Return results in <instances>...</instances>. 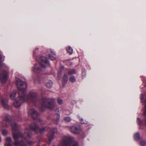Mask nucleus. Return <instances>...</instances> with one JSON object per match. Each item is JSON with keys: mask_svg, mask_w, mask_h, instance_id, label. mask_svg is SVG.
Wrapping results in <instances>:
<instances>
[{"mask_svg": "<svg viewBox=\"0 0 146 146\" xmlns=\"http://www.w3.org/2000/svg\"><path fill=\"white\" fill-rule=\"evenodd\" d=\"M16 83L20 91L18 93L19 101L15 100L14 103L16 107H18L21 105V103L24 102L32 101L34 102L36 100L37 94L35 92L31 93L28 95H26L25 91L27 88V83L23 82L18 78H16Z\"/></svg>", "mask_w": 146, "mask_h": 146, "instance_id": "1", "label": "nucleus"}, {"mask_svg": "<svg viewBox=\"0 0 146 146\" xmlns=\"http://www.w3.org/2000/svg\"><path fill=\"white\" fill-rule=\"evenodd\" d=\"M11 127L13 130V139L15 141L13 142V144L15 146H26V145L24 144V142L23 141H21L20 142L17 141L18 138L21 137L22 138H23L26 140L30 138V132L31 130L30 129H26L25 130V133L23 136H21L20 133H15L14 131H15L17 129V125L16 123L13 121L11 124Z\"/></svg>", "mask_w": 146, "mask_h": 146, "instance_id": "2", "label": "nucleus"}, {"mask_svg": "<svg viewBox=\"0 0 146 146\" xmlns=\"http://www.w3.org/2000/svg\"><path fill=\"white\" fill-rule=\"evenodd\" d=\"M38 60L39 63H35L32 70L35 74H41L42 72L43 68L49 65L50 63L47 58L43 56L39 57Z\"/></svg>", "mask_w": 146, "mask_h": 146, "instance_id": "3", "label": "nucleus"}, {"mask_svg": "<svg viewBox=\"0 0 146 146\" xmlns=\"http://www.w3.org/2000/svg\"><path fill=\"white\" fill-rule=\"evenodd\" d=\"M30 128L32 130L34 131L35 132L39 131L40 133H42L46 130L49 131L50 134L51 135L50 136V134H48V138L49 142H51L53 139L54 133L57 131V129L56 128L51 129L46 127V128L42 127L39 129L37 125L36 124H33V125H31Z\"/></svg>", "mask_w": 146, "mask_h": 146, "instance_id": "4", "label": "nucleus"}, {"mask_svg": "<svg viewBox=\"0 0 146 146\" xmlns=\"http://www.w3.org/2000/svg\"><path fill=\"white\" fill-rule=\"evenodd\" d=\"M56 104L54 99L43 98L41 100L40 110L42 111H44L46 108L52 109L54 107Z\"/></svg>", "mask_w": 146, "mask_h": 146, "instance_id": "5", "label": "nucleus"}, {"mask_svg": "<svg viewBox=\"0 0 146 146\" xmlns=\"http://www.w3.org/2000/svg\"><path fill=\"white\" fill-rule=\"evenodd\" d=\"M73 138L70 136L64 137L59 145V146H70Z\"/></svg>", "mask_w": 146, "mask_h": 146, "instance_id": "6", "label": "nucleus"}, {"mask_svg": "<svg viewBox=\"0 0 146 146\" xmlns=\"http://www.w3.org/2000/svg\"><path fill=\"white\" fill-rule=\"evenodd\" d=\"M8 72L6 71H3L0 73V81L2 83L6 82L8 78Z\"/></svg>", "mask_w": 146, "mask_h": 146, "instance_id": "7", "label": "nucleus"}, {"mask_svg": "<svg viewBox=\"0 0 146 146\" xmlns=\"http://www.w3.org/2000/svg\"><path fill=\"white\" fill-rule=\"evenodd\" d=\"M70 131L73 133L78 134L80 132V127L79 125H74L70 127Z\"/></svg>", "mask_w": 146, "mask_h": 146, "instance_id": "8", "label": "nucleus"}, {"mask_svg": "<svg viewBox=\"0 0 146 146\" xmlns=\"http://www.w3.org/2000/svg\"><path fill=\"white\" fill-rule=\"evenodd\" d=\"M28 113L34 119L36 118L38 115L36 111L34 109H31L29 111Z\"/></svg>", "mask_w": 146, "mask_h": 146, "instance_id": "9", "label": "nucleus"}, {"mask_svg": "<svg viewBox=\"0 0 146 146\" xmlns=\"http://www.w3.org/2000/svg\"><path fill=\"white\" fill-rule=\"evenodd\" d=\"M48 52L49 57L51 60H54L56 59V55L50 49H48Z\"/></svg>", "mask_w": 146, "mask_h": 146, "instance_id": "10", "label": "nucleus"}, {"mask_svg": "<svg viewBox=\"0 0 146 146\" xmlns=\"http://www.w3.org/2000/svg\"><path fill=\"white\" fill-rule=\"evenodd\" d=\"M6 142L5 144V146H13V145L11 143L12 139L10 137L6 138L5 139Z\"/></svg>", "mask_w": 146, "mask_h": 146, "instance_id": "11", "label": "nucleus"}, {"mask_svg": "<svg viewBox=\"0 0 146 146\" xmlns=\"http://www.w3.org/2000/svg\"><path fill=\"white\" fill-rule=\"evenodd\" d=\"M1 103L2 105L5 109H7L9 108V106L7 105V100L5 99H2Z\"/></svg>", "mask_w": 146, "mask_h": 146, "instance_id": "12", "label": "nucleus"}, {"mask_svg": "<svg viewBox=\"0 0 146 146\" xmlns=\"http://www.w3.org/2000/svg\"><path fill=\"white\" fill-rule=\"evenodd\" d=\"M45 85L46 87L50 88L52 86L53 83L51 80H49L46 83Z\"/></svg>", "mask_w": 146, "mask_h": 146, "instance_id": "13", "label": "nucleus"}, {"mask_svg": "<svg viewBox=\"0 0 146 146\" xmlns=\"http://www.w3.org/2000/svg\"><path fill=\"white\" fill-rule=\"evenodd\" d=\"M57 116L56 118H54L53 119V121L56 124L58 123L59 121L60 116L58 115H57Z\"/></svg>", "mask_w": 146, "mask_h": 146, "instance_id": "14", "label": "nucleus"}, {"mask_svg": "<svg viewBox=\"0 0 146 146\" xmlns=\"http://www.w3.org/2000/svg\"><path fill=\"white\" fill-rule=\"evenodd\" d=\"M66 50L70 54H72L73 52V50L72 48L70 46H69L66 48Z\"/></svg>", "mask_w": 146, "mask_h": 146, "instance_id": "15", "label": "nucleus"}, {"mask_svg": "<svg viewBox=\"0 0 146 146\" xmlns=\"http://www.w3.org/2000/svg\"><path fill=\"white\" fill-rule=\"evenodd\" d=\"M16 94L15 92H12L10 94V97L11 99L13 100L14 99Z\"/></svg>", "mask_w": 146, "mask_h": 146, "instance_id": "16", "label": "nucleus"}, {"mask_svg": "<svg viewBox=\"0 0 146 146\" xmlns=\"http://www.w3.org/2000/svg\"><path fill=\"white\" fill-rule=\"evenodd\" d=\"M139 133H137L134 134V138L135 140H137L139 139Z\"/></svg>", "mask_w": 146, "mask_h": 146, "instance_id": "17", "label": "nucleus"}, {"mask_svg": "<svg viewBox=\"0 0 146 146\" xmlns=\"http://www.w3.org/2000/svg\"><path fill=\"white\" fill-rule=\"evenodd\" d=\"M69 81L72 82H74L76 81V79L74 76H71L69 78Z\"/></svg>", "mask_w": 146, "mask_h": 146, "instance_id": "18", "label": "nucleus"}, {"mask_svg": "<svg viewBox=\"0 0 146 146\" xmlns=\"http://www.w3.org/2000/svg\"><path fill=\"white\" fill-rule=\"evenodd\" d=\"M6 121L5 120H3V121L1 122V126L2 127H6Z\"/></svg>", "mask_w": 146, "mask_h": 146, "instance_id": "19", "label": "nucleus"}, {"mask_svg": "<svg viewBox=\"0 0 146 146\" xmlns=\"http://www.w3.org/2000/svg\"><path fill=\"white\" fill-rule=\"evenodd\" d=\"M64 120L66 122H70L71 119V118L68 117H65L64 118Z\"/></svg>", "mask_w": 146, "mask_h": 146, "instance_id": "20", "label": "nucleus"}, {"mask_svg": "<svg viewBox=\"0 0 146 146\" xmlns=\"http://www.w3.org/2000/svg\"><path fill=\"white\" fill-rule=\"evenodd\" d=\"M75 70L73 69L70 70L68 72V74L69 75H71L75 74Z\"/></svg>", "mask_w": 146, "mask_h": 146, "instance_id": "21", "label": "nucleus"}, {"mask_svg": "<svg viewBox=\"0 0 146 146\" xmlns=\"http://www.w3.org/2000/svg\"><path fill=\"white\" fill-rule=\"evenodd\" d=\"M8 133L7 131L5 129L3 130L2 131V134L3 135H7Z\"/></svg>", "mask_w": 146, "mask_h": 146, "instance_id": "22", "label": "nucleus"}, {"mask_svg": "<svg viewBox=\"0 0 146 146\" xmlns=\"http://www.w3.org/2000/svg\"><path fill=\"white\" fill-rule=\"evenodd\" d=\"M63 80L64 82H66L68 80V78L66 75H64L63 76Z\"/></svg>", "mask_w": 146, "mask_h": 146, "instance_id": "23", "label": "nucleus"}, {"mask_svg": "<svg viewBox=\"0 0 146 146\" xmlns=\"http://www.w3.org/2000/svg\"><path fill=\"white\" fill-rule=\"evenodd\" d=\"M140 144L141 146H145L146 145V142L144 141H142L140 142Z\"/></svg>", "mask_w": 146, "mask_h": 146, "instance_id": "24", "label": "nucleus"}, {"mask_svg": "<svg viewBox=\"0 0 146 146\" xmlns=\"http://www.w3.org/2000/svg\"><path fill=\"white\" fill-rule=\"evenodd\" d=\"M57 101L58 104H61L62 103V100L60 98H58Z\"/></svg>", "mask_w": 146, "mask_h": 146, "instance_id": "25", "label": "nucleus"}, {"mask_svg": "<svg viewBox=\"0 0 146 146\" xmlns=\"http://www.w3.org/2000/svg\"><path fill=\"white\" fill-rule=\"evenodd\" d=\"M80 122L82 124H86L87 123L86 121L84 120L83 119L81 118L80 119Z\"/></svg>", "mask_w": 146, "mask_h": 146, "instance_id": "26", "label": "nucleus"}, {"mask_svg": "<svg viewBox=\"0 0 146 146\" xmlns=\"http://www.w3.org/2000/svg\"><path fill=\"white\" fill-rule=\"evenodd\" d=\"M145 111L144 112V114L145 115L146 114V101H145V108H144Z\"/></svg>", "mask_w": 146, "mask_h": 146, "instance_id": "27", "label": "nucleus"}, {"mask_svg": "<svg viewBox=\"0 0 146 146\" xmlns=\"http://www.w3.org/2000/svg\"><path fill=\"white\" fill-rule=\"evenodd\" d=\"M137 122H138V124L139 125H141V120L140 119L137 117Z\"/></svg>", "mask_w": 146, "mask_h": 146, "instance_id": "28", "label": "nucleus"}, {"mask_svg": "<svg viewBox=\"0 0 146 146\" xmlns=\"http://www.w3.org/2000/svg\"><path fill=\"white\" fill-rule=\"evenodd\" d=\"M72 104H75L76 103V101L75 100H73L71 101V103Z\"/></svg>", "mask_w": 146, "mask_h": 146, "instance_id": "29", "label": "nucleus"}, {"mask_svg": "<svg viewBox=\"0 0 146 146\" xmlns=\"http://www.w3.org/2000/svg\"><path fill=\"white\" fill-rule=\"evenodd\" d=\"M33 143H34V142H33L30 141H29V142H28V144H29V145H31V144H32Z\"/></svg>", "mask_w": 146, "mask_h": 146, "instance_id": "30", "label": "nucleus"}, {"mask_svg": "<svg viewBox=\"0 0 146 146\" xmlns=\"http://www.w3.org/2000/svg\"><path fill=\"white\" fill-rule=\"evenodd\" d=\"M63 68H61L60 69V72H58V76H59V75H60V74H61V71H62V69Z\"/></svg>", "mask_w": 146, "mask_h": 146, "instance_id": "31", "label": "nucleus"}, {"mask_svg": "<svg viewBox=\"0 0 146 146\" xmlns=\"http://www.w3.org/2000/svg\"><path fill=\"white\" fill-rule=\"evenodd\" d=\"M72 146H78L77 143H75L73 144Z\"/></svg>", "mask_w": 146, "mask_h": 146, "instance_id": "32", "label": "nucleus"}, {"mask_svg": "<svg viewBox=\"0 0 146 146\" xmlns=\"http://www.w3.org/2000/svg\"><path fill=\"white\" fill-rule=\"evenodd\" d=\"M35 51H34L33 52V56H34V57H35V59H36V58H35Z\"/></svg>", "mask_w": 146, "mask_h": 146, "instance_id": "33", "label": "nucleus"}, {"mask_svg": "<svg viewBox=\"0 0 146 146\" xmlns=\"http://www.w3.org/2000/svg\"><path fill=\"white\" fill-rule=\"evenodd\" d=\"M36 146H39V145H37Z\"/></svg>", "mask_w": 146, "mask_h": 146, "instance_id": "34", "label": "nucleus"}, {"mask_svg": "<svg viewBox=\"0 0 146 146\" xmlns=\"http://www.w3.org/2000/svg\"><path fill=\"white\" fill-rule=\"evenodd\" d=\"M52 146H56L55 145H53Z\"/></svg>", "mask_w": 146, "mask_h": 146, "instance_id": "35", "label": "nucleus"}, {"mask_svg": "<svg viewBox=\"0 0 146 146\" xmlns=\"http://www.w3.org/2000/svg\"><path fill=\"white\" fill-rule=\"evenodd\" d=\"M35 81L36 82V81L35 80Z\"/></svg>", "mask_w": 146, "mask_h": 146, "instance_id": "36", "label": "nucleus"}]
</instances>
